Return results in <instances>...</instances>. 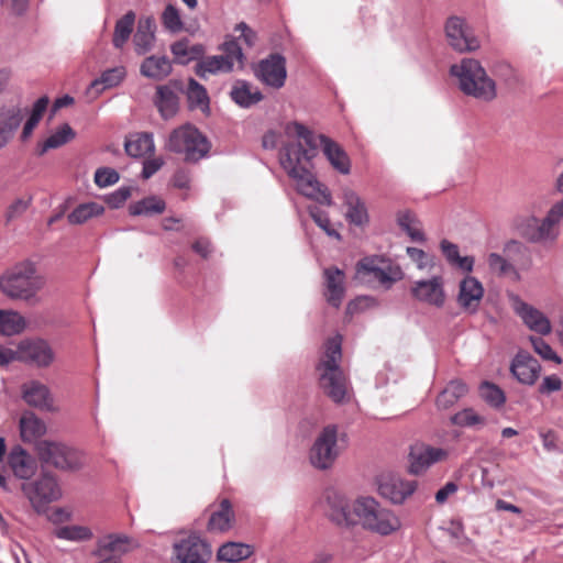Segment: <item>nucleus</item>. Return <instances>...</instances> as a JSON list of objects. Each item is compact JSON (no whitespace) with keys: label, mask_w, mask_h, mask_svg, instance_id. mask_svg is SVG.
<instances>
[{"label":"nucleus","mask_w":563,"mask_h":563,"mask_svg":"<svg viewBox=\"0 0 563 563\" xmlns=\"http://www.w3.org/2000/svg\"><path fill=\"white\" fill-rule=\"evenodd\" d=\"M483 297L484 287L477 278L466 276L460 282L456 301L463 311L477 312Z\"/></svg>","instance_id":"nucleus-22"},{"label":"nucleus","mask_w":563,"mask_h":563,"mask_svg":"<svg viewBox=\"0 0 563 563\" xmlns=\"http://www.w3.org/2000/svg\"><path fill=\"white\" fill-rule=\"evenodd\" d=\"M172 63L166 56H148L140 67V71L144 77L162 80L172 73Z\"/></svg>","instance_id":"nucleus-32"},{"label":"nucleus","mask_w":563,"mask_h":563,"mask_svg":"<svg viewBox=\"0 0 563 563\" xmlns=\"http://www.w3.org/2000/svg\"><path fill=\"white\" fill-rule=\"evenodd\" d=\"M170 51L174 54V56L178 63L187 64L189 41L187 38H183L180 41L175 42L170 46Z\"/></svg>","instance_id":"nucleus-60"},{"label":"nucleus","mask_w":563,"mask_h":563,"mask_svg":"<svg viewBox=\"0 0 563 563\" xmlns=\"http://www.w3.org/2000/svg\"><path fill=\"white\" fill-rule=\"evenodd\" d=\"M26 328L25 318L14 310H0V334L13 336Z\"/></svg>","instance_id":"nucleus-37"},{"label":"nucleus","mask_w":563,"mask_h":563,"mask_svg":"<svg viewBox=\"0 0 563 563\" xmlns=\"http://www.w3.org/2000/svg\"><path fill=\"white\" fill-rule=\"evenodd\" d=\"M416 489L415 482H407L400 478H388L379 483V494L394 504L404 503Z\"/></svg>","instance_id":"nucleus-24"},{"label":"nucleus","mask_w":563,"mask_h":563,"mask_svg":"<svg viewBox=\"0 0 563 563\" xmlns=\"http://www.w3.org/2000/svg\"><path fill=\"white\" fill-rule=\"evenodd\" d=\"M255 75L265 85L275 89L282 88L287 77L285 57L280 54H271L258 63Z\"/></svg>","instance_id":"nucleus-19"},{"label":"nucleus","mask_w":563,"mask_h":563,"mask_svg":"<svg viewBox=\"0 0 563 563\" xmlns=\"http://www.w3.org/2000/svg\"><path fill=\"white\" fill-rule=\"evenodd\" d=\"M558 214L559 208L550 209L543 219L533 214L518 217L515 220V228L527 242L551 246L556 242L560 234Z\"/></svg>","instance_id":"nucleus-6"},{"label":"nucleus","mask_w":563,"mask_h":563,"mask_svg":"<svg viewBox=\"0 0 563 563\" xmlns=\"http://www.w3.org/2000/svg\"><path fill=\"white\" fill-rule=\"evenodd\" d=\"M562 386L563 382L559 376L549 375L543 378L542 383L538 387V391L541 395H550L554 391L560 390Z\"/></svg>","instance_id":"nucleus-58"},{"label":"nucleus","mask_w":563,"mask_h":563,"mask_svg":"<svg viewBox=\"0 0 563 563\" xmlns=\"http://www.w3.org/2000/svg\"><path fill=\"white\" fill-rule=\"evenodd\" d=\"M398 225L410 236L415 242H423L424 234L422 232L420 222L409 211L399 212L397 216Z\"/></svg>","instance_id":"nucleus-44"},{"label":"nucleus","mask_w":563,"mask_h":563,"mask_svg":"<svg viewBox=\"0 0 563 563\" xmlns=\"http://www.w3.org/2000/svg\"><path fill=\"white\" fill-rule=\"evenodd\" d=\"M411 296L419 302L437 308L445 303L444 279L441 275H433L430 279H420L412 283Z\"/></svg>","instance_id":"nucleus-17"},{"label":"nucleus","mask_w":563,"mask_h":563,"mask_svg":"<svg viewBox=\"0 0 563 563\" xmlns=\"http://www.w3.org/2000/svg\"><path fill=\"white\" fill-rule=\"evenodd\" d=\"M487 264L492 272L498 273L499 275L515 271L514 266L497 253H490L488 255Z\"/></svg>","instance_id":"nucleus-56"},{"label":"nucleus","mask_w":563,"mask_h":563,"mask_svg":"<svg viewBox=\"0 0 563 563\" xmlns=\"http://www.w3.org/2000/svg\"><path fill=\"white\" fill-rule=\"evenodd\" d=\"M166 147L183 155L186 162L197 163L209 154L211 143L195 125L187 123L172 131Z\"/></svg>","instance_id":"nucleus-5"},{"label":"nucleus","mask_w":563,"mask_h":563,"mask_svg":"<svg viewBox=\"0 0 563 563\" xmlns=\"http://www.w3.org/2000/svg\"><path fill=\"white\" fill-rule=\"evenodd\" d=\"M445 35L449 45L459 53L473 52L479 48V41L462 18L451 16L445 23Z\"/></svg>","instance_id":"nucleus-16"},{"label":"nucleus","mask_w":563,"mask_h":563,"mask_svg":"<svg viewBox=\"0 0 563 563\" xmlns=\"http://www.w3.org/2000/svg\"><path fill=\"white\" fill-rule=\"evenodd\" d=\"M38 459L42 463L66 472H77L85 466V456L81 452L63 443L43 440L36 445Z\"/></svg>","instance_id":"nucleus-9"},{"label":"nucleus","mask_w":563,"mask_h":563,"mask_svg":"<svg viewBox=\"0 0 563 563\" xmlns=\"http://www.w3.org/2000/svg\"><path fill=\"white\" fill-rule=\"evenodd\" d=\"M341 360V339L339 336L329 339L325 343V352L317 365V372L323 394L336 404L349 400V380L340 366Z\"/></svg>","instance_id":"nucleus-2"},{"label":"nucleus","mask_w":563,"mask_h":563,"mask_svg":"<svg viewBox=\"0 0 563 563\" xmlns=\"http://www.w3.org/2000/svg\"><path fill=\"white\" fill-rule=\"evenodd\" d=\"M446 531L450 537L457 540L460 544H466L471 542V540L465 536L464 526L460 520H452Z\"/></svg>","instance_id":"nucleus-61"},{"label":"nucleus","mask_w":563,"mask_h":563,"mask_svg":"<svg viewBox=\"0 0 563 563\" xmlns=\"http://www.w3.org/2000/svg\"><path fill=\"white\" fill-rule=\"evenodd\" d=\"M164 162L162 158L156 157L153 159H146L143 164L142 177L148 179L163 166Z\"/></svg>","instance_id":"nucleus-63"},{"label":"nucleus","mask_w":563,"mask_h":563,"mask_svg":"<svg viewBox=\"0 0 563 563\" xmlns=\"http://www.w3.org/2000/svg\"><path fill=\"white\" fill-rule=\"evenodd\" d=\"M31 198H18L9 207L7 211V221H13L20 218L29 208Z\"/></svg>","instance_id":"nucleus-57"},{"label":"nucleus","mask_w":563,"mask_h":563,"mask_svg":"<svg viewBox=\"0 0 563 563\" xmlns=\"http://www.w3.org/2000/svg\"><path fill=\"white\" fill-rule=\"evenodd\" d=\"M22 120L23 112L21 108L13 106L0 109V150L13 137Z\"/></svg>","instance_id":"nucleus-26"},{"label":"nucleus","mask_w":563,"mask_h":563,"mask_svg":"<svg viewBox=\"0 0 563 563\" xmlns=\"http://www.w3.org/2000/svg\"><path fill=\"white\" fill-rule=\"evenodd\" d=\"M325 499L327 517L332 523L340 528H353L358 525L361 497L352 500L335 490H330Z\"/></svg>","instance_id":"nucleus-11"},{"label":"nucleus","mask_w":563,"mask_h":563,"mask_svg":"<svg viewBox=\"0 0 563 563\" xmlns=\"http://www.w3.org/2000/svg\"><path fill=\"white\" fill-rule=\"evenodd\" d=\"M103 207L96 202L82 203L75 208L67 217L71 224H82L95 216L103 212Z\"/></svg>","instance_id":"nucleus-45"},{"label":"nucleus","mask_w":563,"mask_h":563,"mask_svg":"<svg viewBox=\"0 0 563 563\" xmlns=\"http://www.w3.org/2000/svg\"><path fill=\"white\" fill-rule=\"evenodd\" d=\"M21 489L38 514L44 512L48 504L59 500L63 496L57 477L48 471L42 472L33 482L23 483Z\"/></svg>","instance_id":"nucleus-10"},{"label":"nucleus","mask_w":563,"mask_h":563,"mask_svg":"<svg viewBox=\"0 0 563 563\" xmlns=\"http://www.w3.org/2000/svg\"><path fill=\"white\" fill-rule=\"evenodd\" d=\"M155 20L151 16L141 18L139 20L136 32L133 36L135 52L144 55L152 49L155 38Z\"/></svg>","instance_id":"nucleus-29"},{"label":"nucleus","mask_w":563,"mask_h":563,"mask_svg":"<svg viewBox=\"0 0 563 563\" xmlns=\"http://www.w3.org/2000/svg\"><path fill=\"white\" fill-rule=\"evenodd\" d=\"M235 31L241 32L240 37L247 46H253L256 42V33L244 22L235 26Z\"/></svg>","instance_id":"nucleus-64"},{"label":"nucleus","mask_w":563,"mask_h":563,"mask_svg":"<svg viewBox=\"0 0 563 563\" xmlns=\"http://www.w3.org/2000/svg\"><path fill=\"white\" fill-rule=\"evenodd\" d=\"M162 21L164 26L173 33L179 32L183 29V22L179 12L172 4H168L163 11Z\"/></svg>","instance_id":"nucleus-53"},{"label":"nucleus","mask_w":563,"mask_h":563,"mask_svg":"<svg viewBox=\"0 0 563 563\" xmlns=\"http://www.w3.org/2000/svg\"><path fill=\"white\" fill-rule=\"evenodd\" d=\"M125 75L126 70L123 66L107 69L90 84V89H95L99 93L104 89L113 88L124 79Z\"/></svg>","instance_id":"nucleus-40"},{"label":"nucleus","mask_w":563,"mask_h":563,"mask_svg":"<svg viewBox=\"0 0 563 563\" xmlns=\"http://www.w3.org/2000/svg\"><path fill=\"white\" fill-rule=\"evenodd\" d=\"M231 63L221 55L210 56L196 65V74L205 77L207 73L216 74L218 71H231Z\"/></svg>","instance_id":"nucleus-43"},{"label":"nucleus","mask_w":563,"mask_h":563,"mask_svg":"<svg viewBox=\"0 0 563 563\" xmlns=\"http://www.w3.org/2000/svg\"><path fill=\"white\" fill-rule=\"evenodd\" d=\"M49 103V99L47 96H43L41 98H38L34 104H33V108H32V111H31V114L29 118L37 121L40 123L44 112L46 111L47 109V106Z\"/></svg>","instance_id":"nucleus-62"},{"label":"nucleus","mask_w":563,"mask_h":563,"mask_svg":"<svg viewBox=\"0 0 563 563\" xmlns=\"http://www.w3.org/2000/svg\"><path fill=\"white\" fill-rule=\"evenodd\" d=\"M309 214L316 224L320 227L329 236H333L338 240L341 239L340 233L331 228L330 219L327 212L322 211L318 207H311L309 209Z\"/></svg>","instance_id":"nucleus-52"},{"label":"nucleus","mask_w":563,"mask_h":563,"mask_svg":"<svg viewBox=\"0 0 563 563\" xmlns=\"http://www.w3.org/2000/svg\"><path fill=\"white\" fill-rule=\"evenodd\" d=\"M343 202L346 206V219L355 224L363 225L368 222V214L365 207L364 201L360 198V196L352 189L345 188L343 189Z\"/></svg>","instance_id":"nucleus-28"},{"label":"nucleus","mask_w":563,"mask_h":563,"mask_svg":"<svg viewBox=\"0 0 563 563\" xmlns=\"http://www.w3.org/2000/svg\"><path fill=\"white\" fill-rule=\"evenodd\" d=\"M187 99L190 109H209V97L206 88L194 78H190L187 87Z\"/></svg>","instance_id":"nucleus-42"},{"label":"nucleus","mask_w":563,"mask_h":563,"mask_svg":"<svg viewBox=\"0 0 563 563\" xmlns=\"http://www.w3.org/2000/svg\"><path fill=\"white\" fill-rule=\"evenodd\" d=\"M509 369L520 384L533 386L540 377L542 367L529 352L519 350L514 356Z\"/></svg>","instance_id":"nucleus-20"},{"label":"nucleus","mask_w":563,"mask_h":563,"mask_svg":"<svg viewBox=\"0 0 563 563\" xmlns=\"http://www.w3.org/2000/svg\"><path fill=\"white\" fill-rule=\"evenodd\" d=\"M529 340L533 346L534 352L539 354L543 360L553 361L556 364L562 363V358L542 338L531 335L529 336Z\"/></svg>","instance_id":"nucleus-51"},{"label":"nucleus","mask_w":563,"mask_h":563,"mask_svg":"<svg viewBox=\"0 0 563 563\" xmlns=\"http://www.w3.org/2000/svg\"><path fill=\"white\" fill-rule=\"evenodd\" d=\"M493 73L510 88L518 86L521 81L516 69L506 62L496 63Z\"/></svg>","instance_id":"nucleus-47"},{"label":"nucleus","mask_w":563,"mask_h":563,"mask_svg":"<svg viewBox=\"0 0 563 563\" xmlns=\"http://www.w3.org/2000/svg\"><path fill=\"white\" fill-rule=\"evenodd\" d=\"M450 74L457 78L459 88L466 96L487 102L497 96L495 80L477 59L463 58L451 66Z\"/></svg>","instance_id":"nucleus-3"},{"label":"nucleus","mask_w":563,"mask_h":563,"mask_svg":"<svg viewBox=\"0 0 563 563\" xmlns=\"http://www.w3.org/2000/svg\"><path fill=\"white\" fill-rule=\"evenodd\" d=\"M253 554L251 545L241 542H227L217 552L220 562L235 563L249 559Z\"/></svg>","instance_id":"nucleus-35"},{"label":"nucleus","mask_w":563,"mask_h":563,"mask_svg":"<svg viewBox=\"0 0 563 563\" xmlns=\"http://www.w3.org/2000/svg\"><path fill=\"white\" fill-rule=\"evenodd\" d=\"M297 136L296 142L287 143L280 152V165L288 176L295 180L298 192L327 206L332 205L331 194L328 188L319 183L312 173V159L322 146L323 154L331 166L343 175L351 170V162L340 144L330 137L316 135L305 125L295 122L289 128Z\"/></svg>","instance_id":"nucleus-1"},{"label":"nucleus","mask_w":563,"mask_h":563,"mask_svg":"<svg viewBox=\"0 0 563 563\" xmlns=\"http://www.w3.org/2000/svg\"><path fill=\"white\" fill-rule=\"evenodd\" d=\"M9 465L13 474L21 479L31 478L37 470L35 459L21 446H15L11 450L9 454Z\"/></svg>","instance_id":"nucleus-27"},{"label":"nucleus","mask_w":563,"mask_h":563,"mask_svg":"<svg viewBox=\"0 0 563 563\" xmlns=\"http://www.w3.org/2000/svg\"><path fill=\"white\" fill-rule=\"evenodd\" d=\"M44 284V278L29 261L14 265L0 278V289L7 297L24 301L34 299Z\"/></svg>","instance_id":"nucleus-4"},{"label":"nucleus","mask_w":563,"mask_h":563,"mask_svg":"<svg viewBox=\"0 0 563 563\" xmlns=\"http://www.w3.org/2000/svg\"><path fill=\"white\" fill-rule=\"evenodd\" d=\"M131 196V187H120L107 197L111 208H120Z\"/></svg>","instance_id":"nucleus-59"},{"label":"nucleus","mask_w":563,"mask_h":563,"mask_svg":"<svg viewBox=\"0 0 563 563\" xmlns=\"http://www.w3.org/2000/svg\"><path fill=\"white\" fill-rule=\"evenodd\" d=\"M154 102L164 119L173 118L178 111V96L170 86H158Z\"/></svg>","instance_id":"nucleus-34"},{"label":"nucleus","mask_w":563,"mask_h":563,"mask_svg":"<svg viewBox=\"0 0 563 563\" xmlns=\"http://www.w3.org/2000/svg\"><path fill=\"white\" fill-rule=\"evenodd\" d=\"M135 22V13L133 11L126 12L119 19L114 26L112 43L114 47L121 48L130 38Z\"/></svg>","instance_id":"nucleus-41"},{"label":"nucleus","mask_w":563,"mask_h":563,"mask_svg":"<svg viewBox=\"0 0 563 563\" xmlns=\"http://www.w3.org/2000/svg\"><path fill=\"white\" fill-rule=\"evenodd\" d=\"M76 136L75 131L68 123H64L60 125L55 133L49 135L47 141V146H51L53 148H58L71 140H74Z\"/></svg>","instance_id":"nucleus-50"},{"label":"nucleus","mask_w":563,"mask_h":563,"mask_svg":"<svg viewBox=\"0 0 563 563\" xmlns=\"http://www.w3.org/2000/svg\"><path fill=\"white\" fill-rule=\"evenodd\" d=\"M124 148L129 156L135 158L152 154L155 150L153 134L146 132L131 134L124 143Z\"/></svg>","instance_id":"nucleus-33"},{"label":"nucleus","mask_w":563,"mask_h":563,"mask_svg":"<svg viewBox=\"0 0 563 563\" xmlns=\"http://www.w3.org/2000/svg\"><path fill=\"white\" fill-rule=\"evenodd\" d=\"M173 553L178 563H207L211 555V545L197 533L174 543Z\"/></svg>","instance_id":"nucleus-13"},{"label":"nucleus","mask_w":563,"mask_h":563,"mask_svg":"<svg viewBox=\"0 0 563 563\" xmlns=\"http://www.w3.org/2000/svg\"><path fill=\"white\" fill-rule=\"evenodd\" d=\"M18 361L46 368L55 361V353L49 343L43 339H25L16 345Z\"/></svg>","instance_id":"nucleus-12"},{"label":"nucleus","mask_w":563,"mask_h":563,"mask_svg":"<svg viewBox=\"0 0 563 563\" xmlns=\"http://www.w3.org/2000/svg\"><path fill=\"white\" fill-rule=\"evenodd\" d=\"M230 95L232 100L243 108H250L263 99V95L258 89L253 90L252 86L243 80L235 82Z\"/></svg>","instance_id":"nucleus-36"},{"label":"nucleus","mask_w":563,"mask_h":563,"mask_svg":"<svg viewBox=\"0 0 563 563\" xmlns=\"http://www.w3.org/2000/svg\"><path fill=\"white\" fill-rule=\"evenodd\" d=\"M323 275L327 301L332 307L339 308L344 296V273L338 267H330L324 269Z\"/></svg>","instance_id":"nucleus-25"},{"label":"nucleus","mask_w":563,"mask_h":563,"mask_svg":"<svg viewBox=\"0 0 563 563\" xmlns=\"http://www.w3.org/2000/svg\"><path fill=\"white\" fill-rule=\"evenodd\" d=\"M224 54L221 55L222 57H225L231 63V69H233L234 64L238 63L239 67H243V53L242 48L239 45V43L235 40L227 41L223 46Z\"/></svg>","instance_id":"nucleus-54"},{"label":"nucleus","mask_w":563,"mask_h":563,"mask_svg":"<svg viewBox=\"0 0 563 563\" xmlns=\"http://www.w3.org/2000/svg\"><path fill=\"white\" fill-rule=\"evenodd\" d=\"M21 389L22 398L29 406L48 412L58 410L54 404V397L45 384L38 380H30L24 383Z\"/></svg>","instance_id":"nucleus-21"},{"label":"nucleus","mask_w":563,"mask_h":563,"mask_svg":"<svg viewBox=\"0 0 563 563\" xmlns=\"http://www.w3.org/2000/svg\"><path fill=\"white\" fill-rule=\"evenodd\" d=\"M358 525L364 530L388 536L400 528L398 517L389 509L383 507L375 498L362 496L358 506Z\"/></svg>","instance_id":"nucleus-8"},{"label":"nucleus","mask_w":563,"mask_h":563,"mask_svg":"<svg viewBox=\"0 0 563 563\" xmlns=\"http://www.w3.org/2000/svg\"><path fill=\"white\" fill-rule=\"evenodd\" d=\"M346 446V435L339 434L338 426L328 424L316 437L309 451V461L318 470L330 468Z\"/></svg>","instance_id":"nucleus-7"},{"label":"nucleus","mask_w":563,"mask_h":563,"mask_svg":"<svg viewBox=\"0 0 563 563\" xmlns=\"http://www.w3.org/2000/svg\"><path fill=\"white\" fill-rule=\"evenodd\" d=\"M453 426L457 427H474L476 424H484L485 419L476 413L472 408H465L450 418Z\"/></svg>","instance_id":"nucleus-49"},{"label":"nucleus","mask_w":563,"mask_h":563,"mask_svg":"<svg viewBox=\"0 0 563 563\" xmlns=\"http://www.w3.org/2000/svg\"><path fill=\"white\" fill-rule=\"evenodd\" d=\"M56 536L69 541H87L93 537L90 528L85 526H66L58 529Z\"/></svg>","instance_id":"nucleus-46"},{"label":"nucleus","mask_w":563,"mask_h":563,"mask_svg":"<svg viewBox=\"0 0 563 563\" xmlns=\"http://www.w3.org/2000/svg\"><path fill=\"white\" fill-rule=\"evenodd\" d=\"M468 393L467 385L461 379L451 380L438 395L435 405L439 410H448Z\"/></svg>","instance_id":"nucleus-31"},{"label":"nucleus","mask_w":563,"mask_h":563,"mask_svg":"<svg viewBox=\"0 0 563 563\" xmlns=\"http://www.w3.org/2000/svg\"><path fill=\"white\" fill-rule=\"evenodd\" d=\"M165 201L157 196H148L144 199L136 201L129 207L131 216H145L151 217L154 214H161L165 211Z\"/></svg>","instance_id":"nucleus-39"},{"label":"nucleus","mask_w":563,"mask_h":563,"mask_svg":"<svg viewBox=\"0 0 563 563\" xmlns=\"http://www.w3.org/2000/svg\"><path fill=\"white\" fill-rule=\"evenodd\" d=\"M20 432L23 441L32 442L46 432V426L33 412H25L20 419Z\"/></svg>","instance_id":"nucleus-38"},{"label":"nucleus","mask_w":563,"mask_h":563,"mask_svg":"<svg viewBox=\"0 0 563 563\" xmlns=\"http://www.w3.org/2000/svg\"><path fill=\"white\" fill-rule=\"evenodd\" d=\"M508 297L515 313L520 317L529 330L540 335H548L551 333V322L542 311L525 302L516 294H509Z\"/></svg>","instance_id":"nucleus-15"},{"label":"nucleus","mask_w":563,"mask_h":563,"mask_svg":"<svg viewBox=\"0 0 563 563\" xmlns=\"http://www.w3.org/2000/svg\"><path fill=\"white\" fill-rule=\"evenodd\" d=\"M139 547V543L124 533H108L99 538L96 548L91 552L96 558L114 556L120 560L121 555Z\"/></svg>","instance_id":"nucleus-18"},{"label":"nucleus","mask_w":563,"mask_h":563,"mask_svg":"<svg viewBox=\"0 0 563 563\" xmlns=\"http://www.w3.org/2000/svg\"><path fill=\"white\" fill-rule=\"evenodd\" d=\"M119 179V173L110 167H100L95 173V183L101 188L114 185Z\"/></svg>","instance_id":"nucleus-55"},{"label":"nucleus","mask_w":563,"mask_h":563,"mask_svg":"<svg viewBox=\"0 0 563 563\" xmlns=\"http://www.w3.org/2000/svg\"><path fill=\"white\" fill-rule=\"evenodd\" d=\"M235 516L230 500L222 499L219 509L211 514L207 530L210 532H225L231 528Z\"/></svg>","instance_id":"nucleus-30"},{"label":"nucleus","mask_w":563,"mask_h":563,"mask_svg":"<svg viewBox=\"0 0 563 563\" xmlns=\"http://www.w3.org/2000/svg\"><path fill=\"white\" fill-rule=\"evenodd\" d=\"M357 274L363 279H375L379 284L389 287L397 280L402 278V272L398 266H393L383 258L372 257L364 258L357 263Z\"/></svg>","instance_id":"nucleus-14"},{"label":"nucleus","mask_w":563,"mask_h":563,"mask_svg":"<svg viewBox=\"0 0 563 563\" xmlns=\"http://www.w3.org/2000/svg\"><path fill=\"white\" fill-rule=\"evenodd\" d=\"M448 457V451L441 448L422 446L411 451L410 453V473L421 474L432 464L441 462Z\"/></svg>","instance_id":"nucleus-23"},{"label":"nucleus","mask_w":563,"mask_h":563,"mask_svg":"<svg viewBox=\"0 0 563 563\" xmlns=\"http://www.w3.org/2000/svg\"><path fill=\"white\" fill-rule=\"evenodd\" d=\"M482 398L493 407H500L505 404L506 397L504 391L495 384L485 382L481 385Z\"/></svg>","instance_id":"nucleus-48"}]
</instances>
